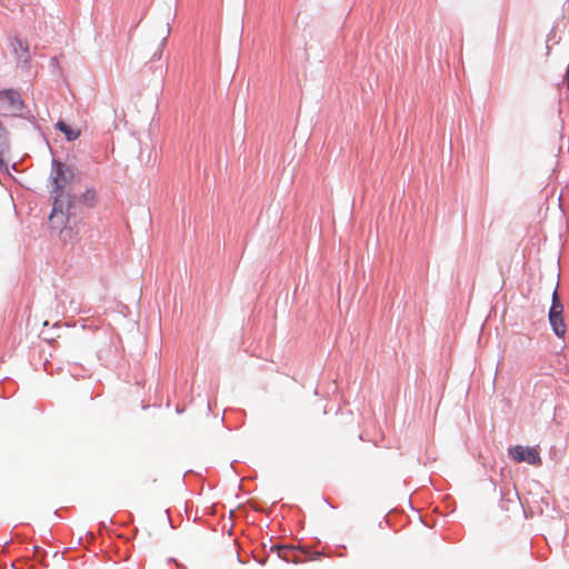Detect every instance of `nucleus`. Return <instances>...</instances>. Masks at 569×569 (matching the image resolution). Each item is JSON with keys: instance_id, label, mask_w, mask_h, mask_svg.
<instances>
[{"instance_id": "6", "label": "nucleus", "mask_w": 569, "mask_h": 569, "mask_svg": "<svg viewBox=\"0 0 569 569\" xmlns=\"http://www.w3.org/2000/svg\"><path fill=\"white\" fill-rule=\"evenodd\" d=\"M56 128L61 131L62 133H64L66 136V139L68 141H73L76 139L79 138L80 136V131L79 130H73L69 124H67L64 121L62 120H59L56 124Z\"/></svg>"}, {"instance_id": "5", "label": "nucleus", "mask_w": 569, "mask_h": 569, "mask_svg": "<svg viewBox=\"0 0 569 569\" xmlns=\"http://www.w3.org/2000/svg\"><path fill=\"white\" fill-rule=\"evenodd\" d=\"M12 46L17 58L26 63L29 62L30 54L27 41L20 38H16Z\"/></svg>"}, {"instance_id": "8", "label": "nucleus", "mask_w": 569, "mask_h": 569, "mask_svg": "<svg viewBox=\"0 0 569 569\" xmlns=\"http://www.w3.org/2000/svg\"><path fill=\"white\" fill-rule=\"evenodd\" d=\"M271 550H276L279 558L283 559L284 561L289 562V553L292 551V548L289 546H272Z\"/></svg>"}, {"instance_id": "3", "label": "nucleus", "mask_w": 569, "mask_h": 569, "mask_svg": "<svg viewBox=\"0 0 569 569\" xmlns=\"http://www.w3.org/2000/svg\"><path fill=\"white\" fill-rule=\"evenodd\" d=\"M563 307L560 302L558 291L552 293V303L549 310V321L557 337H563L566 333V325L562 318Z\"/></svg>"}, {"instance_id": "2", "label": "nucleus", "mask_w": 569, "mask_h": 569, "mask_svg": "<svg viewBox=\"0 0 569 569\" xmlns=\"http://www.w3.org/2000/svg\"><path fill=\"white\" fill-rule=\"evenodd\" d=\"M23 100L18 90L3 89L0 91V113L3 117H16L22 112Z\"/></svg>"}, {"instance_id": "7", "label": "nucleus", "mask_w": 569, "mask_h": 569, "mask_svg": "<svg viewBox=\"0 0 569 569\" xmlns=\"http://www.w3.org/2000/svg\"><path fill=\"white\" fill-rule=\"evenodd\" d=\"M79 201L88 208H93L97 204V192L94 189H87L79 197Z\"/></svg>"}, {"instance_id": "1", "label": "nucleus", "mask_w": 569, "mask_h": 569, "mask_svg": "<svg viewBox=\"0 0 569 569\" xmlns=\"http://www.w3.org/2000/svg\"><path fill=\"white\" fill-rule=\"evenodd\" d=\"M73 179V171L66 163L52 159L51 162V196L53 198L52 210L49 217L54 228H64L71 218L78 214L76 197L66 192V188Z\"/></svg>"}, {"instance_id": "4", "label": "nucleus", "mask_w": 569, "mask_h": 569, "mask_svg": "<svg viewBox=\"0 0 569 569\" xmlns=\"http://www.w3.org/2000/svg\"><path fill=\"white\" fill-rule=\"evenodd\" d=\"M509 456L516 462H527L529 465L539 466L541 465V457L537 448L515 446L509 449Z\"/></svg>"}]
</instances>
